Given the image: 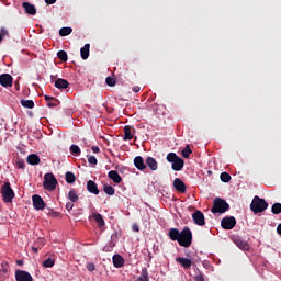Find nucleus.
I'll list each match as a JSON object with an SVG mask.
<instances>
[{
  "instance_id": "obj_1",
  "label": "nucleus",
  "mask_w": 281,
  "mask_h": 281,
  "mask_svg": "<svg viewBox=\"0 0 281 281\" xmlns=\"http://www.w3.org/2000/svg\"><path fill=\"white\" fill-rule=\"evenodd\" d=\"M168 237L170 240H177L180 247H190L192 245V231L190 227H184L181 232L179 228H170L168 232Z\"/></svg>"
},
{
  "instance_id": "obj_2",
  "label": "nucleus",
  "mask_w": 281,
  "mask_h": 281,
  "mask_svg": "<svg viewBox=\"0 0 281 281\" xmlns=\"http://www.w3.org/2000/svg\"><path fill=\"white\" fill-rule=\"evenodd\" d=\"M267 207H269V203L267 202V200L258 195H256L250 203V210L251 212H254V214H260L265 212Z\"/></svg>"
},
{
  "instance_id": "obj_3",
  "label": "nucleus",
  "mask_w": 281,
  "mask_h": 281,
  "mask_svg": "<svg viewBox=\"0 0 281 281\" xmlns=\"http://www.w3.org/2000/svg\"><path fill=\"white\" fill-rule=\"evenodd\" d=\"M166 159L169 164H171V168L175 170V172H181V170H183V166H186V160L178 157L175 153H169Z\"/></svg>"
},
{
  "instance_id": "obj_4",
  "label": "nucleus",
  "mask_w": 281,
  "mask_h": 281,
  "mask_svg": "<svg viewBox=\"0 0 281 281\" xmlns=\"http://www.w3.org/2000/svg\"><path fill=\"white\" fill-rule=\"evenodd\" d=\"M227 211H229V203L221 198H215L211 209L212 214H225Z\"/></svg>"
},
{
  "instance_id": "obj_5",
  "label": "nucleus",
  "mask_w": 281,
  "mask_h": 281,
  "mask_svg": "<svg viewBox=\"0 0 281 281\" xmlns=\"http://www.w3.org/2000/svg\"><path fill=\"white\" fill-rule=\"evenodd\" d=\"M43 186L45 190L54 192V190H56V186H58V180H56L54 173H45Z\"/></svg>"
},
{
  "instance_id": "obj_6",
  "label": "nucleus",
  "mask_w": 281,
  "mask_h": 281,
  "mask_svg": "<svg viewBox=\"0 0 281 281\" xmlns=\"http://www.w3.org/2000/svg\"><path fill=\"white\" fill-rule=\"evenodd\" d=\"M1 195L4 201V203H12V200L14 199V190H12V187L10 186V182H5L1 187Z\"/></svg>"
},
{
  "instance_id": "obj_7",
  "label": "nucleus",
  "mask_w": 281,
  "mask_h": 281,
  "mask_svg": "<svg viewBox=\"0 0 281 281\" xmlns=\"http://www.w3.org/2000/svg\"><path fill=\"white\" fill-rule=\"evenodd\" d=\"M221 225L223 229H234L236 227V217L234 216H226L222 218Z\"/></svg>"
},
{
  "instance_id": "obj_8",
  "label": "nucleus",
  "mask_w": 281,
  "mask_h": 281,
  "mask_svg": "<svg viewBox=\"0 0 281 281\" xmlns=\"http://www.w3.org/2000/svg\"><path fill=\"white\" fill-rule=\"evenodd\" d=\"M135 133H137L135 127L130 126V125L125 126L124 127V136H123L124 142H128L131 139H137V136H135Z\"/></svg>"
},
{
  "instance_id": "obj_9",
  "label": "nucleus",
  "mask_w": 281,
  "mask_h": 281,
  "mask_svg": "<svg viewBox=\"0 0 281 281\" xmlns=\"http://www.w3.org/2000/svg\"><path fill=\"white\" fill-rule=\"evenodd\" d=\"M233 243L236 245V247H238V249H240L241 251H249V249H251V246L249 245V243L245 241L243 238L240 237H233Z\"/></svg>"
},
{
  "instance_id": "obj_10",
  "label": "nucleus",
  "mask_w": 281,
  "mask_h": 281,
  "mask_svg": "<svg viewBox=\"0 0 281 281\" xmlns=\"http://www.w3.org/2000/svg\"><path fill=\"white\" fill-rule=\"evenodd\" d=\"M15 280L16 281H34L32 274L25 270H15Z\"/></svg>"
},
{
  "instance_id": "obj_11",
  "label": "nucleus",
  "mask_w": 281,
  "mask_h": 281,
  "mask_svg": "<svg viewBox=\"0 0 281 281\" xmlns=\"http://www.w3.org/2000/svg\"><path fill=\"white\" fill-rule=\"evenodd\" d=\"M32 201H33L34 210H37V211L45 210V201L43 200V198H41V195L34 194L32 196Z\"/></svg>"
},
{
  "instance_id": "obj_12",
  "label": "nucleus",
  "mask_w": 281,
  "mask_h": 281,
  "mask_svg": "<svg viewBox=\"0 0 281 281\" xmlns=\"http://www.w3.org/2000/svg\"><path fill=\"white\" fill-rule=\"evenodd\" d=\"M192 218L195 225H199L200 227H203L205 225V215H203V212L195 211L192 213Z\"/></svg>"
},
{
  "instance_id": "obj_13",
  "label": "nucleus",
  "mask_w": 281,
  "mask_h": 281,
  "mask_svg": "<svg viewBox=\"0 0 281 281\" xmlns=\"http://www.w3.org/2000/svg\"><path fill=\"white\" fill-rule=\"evenodd\" d=\"M14 79L10 74H2L0 75V85L4 88L12 87V82Z\"/></svg>"
},
{
  "instance_id": "obj_14",
  "label": "nucleus",
  "mask_w": 281,
  "mask_h": 281,
  "mask_svg": "<svg viewBox=\"0 0 281 281\" xmlns=\"http://www.w3.org/2000/svg\"><path fill=\"white\" fill-rule=\"evenodd\" d=\"M173 188L177 192H180L181 194H186V182H183V180H181L180 178H176L173 180Z\"/></svg>"
},
{
  "instance_id": "obj_15",
  "label": "nucleus",
  "mask_w": 281,
  "mask_h": 281,
  "mask_svg": "<svg viewBox=\"0 0 281 281\" xmlns=\"http://www.w3.org/2000/svg\"><path fill=\"white\" fill-rule=\"evenodd\" d=\"M87 190L90 192V194H100V189H98V184L93 180H89L87 182Z\"/></svg>"
},
{
  "instance_id": "obj_16",
  "label": "nucleus",
  "mask_w": 281,
  "mask_h": 281,
  "mask_svg": "<svg viewBox=\"0 0 281 281\" xmlns=\"http://www.w3.org/2000/svg\"><path fill=\"white\" fill-rule=\"evenodd\" d=\"M22 8H24L26 14H31V16L36 15V7L30 2H23Z\"/></svg>"
},
{
  "instance_id": "obj_17",
  "label": "nucleus",
  "mask_w": 281,
  "mask_h": 281,
  "mask_svg": "<svg viewBox=\"0 0 281 281\" xmlns=\"http://www.w3.org/2000/svg\"><path fill=\"white\" fill-rule=\"evenodd\" d=\"M112 262L116 269H122L124 266V257H122V255H114L112 257Z\"/></svg>"
},
{
  "instance_id": "obj_18",
  "label": "nucleus",
  "mask_w": 281,
  "mask_h": 281,
  "mask_svg": "<svg viewBox=\"0 0 281 281\" xmlns=\"http://www.w3.org/2000/svg\"><path fill=\"white\" fill-rule=\"evenodd\" d=\"M134 166L137 170H146V162H144V158L142 156H136L134 158Z\"/></svg>"
},
{
  "instance_id": "obj_19",
  "label": "nucleus",
  "mask_w": 281,
  "mask_h": 281,
  "mask_svg": "<svg viewBox=\"0 0 281 281\" xmlns=\"http://www.w3.org/2000/svg\"><path fill=\"white\" fill-rule=\"evenodd\" d=\"M26 162L30 166H38V164H41V157H38L36 154H31L27 156Z\"/></svg>"
},
{
  "instance_id": "obj_20",
  "label": "nucleus",
  "mask_w": 281,
  "mask_h": 281,
  "mask_svg": "<svg viewBox=\"0 0 281 281\" xmlns=\"http://www.w3.org/2000/svg\"><path fill=\"white\" fill-rule=\"evenodd\" d=\"M145 166H148L153 171L159 168V164H157V160L150 156L146 158Z\"/></svg>"
},
{
  "instance_id": "obj_21",
  "label": "nucleus",
  "mask_w": 281,
  "mask_h": 281,
  "mask_svg": "<svg viewBox=\"0 0 281 281\" xmlns=\"http://www.w3.org/2000/svg\"><path fill=\"white\" fill-rule=\"evenodd\" d=\"M176 262L181 265V267H183V269H190V267H192V261L188 258L178 257V258H176Z\"/></svg>"
},
{
  "instance_id": "obj_22",
  "label": "nucleus",
  "mask_w": 281,
  "mask_h": 281,
  "mask_svg": "<svg viewBox=\"0 0 281 281\" xmlns=\"http://www.w3.org/2000/svg\"><path fill=\"white\" fill-rule=\"evenodd\" d=\"M108 177L115 183H122V176L116 170L109 171Z\"/></svg>"
},
{
  "instance_id": "obj_23",
  "label": "nucleus",
  "mask_w": 281,
  "mask_h": 281,
  "mask_svg": "<svg viewBox=\"0 0 281 281\" xmlns=\"http://www.w3.org/2000/svg\"><path fill=\"white\" fill-rule=\"evenodd\" d=\"M55 87H56V89H69V81H67L66 79H63V78H58L55 81Z\"/></svg>"
},
{
  "instance_id": "obj_24",
  "label": "nucleus",
  "mask_w": 281,
  "mask_h": 281,
  "mask_svg": "<svg viewBox=\"0 0 281 281\" xmlns=\"http://www.w3.org/2000/svg\"><path fill=\"white\" fill-rule=\"evenodd\" d=\"M91 49V44H85L80 49L82 60H87L89 58V50Z\"/></svg>"
},
{
  "instance_id": "obj_25",
  "label": "nucleus",
  "mask_w": 281,
  "mask_h": 281,
  "mask_svg": "<svg viewBox=\"0 0 281 281\" xmlns=\"http://www.w3.org/2000/svg\"><path fill=\"white\" fill-rule=\"evenodd\" d=\"M44 98H45V100L47 102V106L49 109H54V108L58 106V103H57L58 100L56 98L49 97V95H45Z\"/></svg>"
},
{
  "instance_id": "obj_26",
  "label": "nucleus",
  "mask_w": 281,
  "mask_h": 281,
  "mask_svg": "<svg viewBox=\"0 0 281 281\" xmlns=\"http://www.w3.org/2000/svg\"><path fill=\"white\" fill-rule=\"evenodd\" d=\"M92 218L98 223L99 227H104V217L100 213H93Z\"/></svg>"
},
{
  "instance_id": "obj_27",
  "label": "nucleus",
  "mask_w": 281,
  "mask_h": 281,
  "mask_svg": "<svg viewBox=\"0 0 281 281\" xmlns=\"http://www.w3.org/2000/svg\"><path fill=\"white\" fill-rule=\"evenodd\" d=\"M68 199L69 201H71V203H76L78 202V192L76 191V189H71L69 192H68Z\"/></svg>"
},
{
  "instance_id": "obj_28",
  "label": "nucleus",
  "mask_w": 281,
  "mask_h": 281,
  "mask_svg": "<svg viewBox=\"0 0 281 281\" xmlns=\"http://www.w3.org/2000/svg\"><path fill=\"white\" fill-rule=\"evenodd\" d=\"M65 179H66V183H76V175H74V172L71 171H67L65 175Z\"/></svg>"
},
{
  "instance_id": "obj_29",
  "label": "nucleus",
  "mask_w": 281,
  "mask_h": 281,
  "mask_svg": "<svg viewBox=\"0 0 281 281\" xmlns=\"http://www.w3.org/2000/svg\"><path fill=\"white\" fill-rule=\"evenodd\" d=\"M103 192H105V194L109 196H113V194H115V189L111 184H104Z\"/></svg>"
},
{
  "instance_id": "obj_30",
  "label": "nucleus",
  "mask_w": 281,
  "mask_h": 281,
  "mask_svg": "<svg viewBox=\"0 0 281 281\" xmlns=\"http://www.w3.org/2000/svg\"><path fill=\"white\" fill-rule=\"evenodd\" d=\"M181 155L184 159H190V155H192V149L190 145H186V148L182 149Z\"/></svg>"
},
{
  "instance_id": "obj_31",
  "label": "nucleus",
  "mask_w": 281,
  "mask_h": 281,
  "mask_svg": "<svg viewBox=\"0 0 281 281\" xmlns=\"http://www.w3.org/2000/svg\"><path fill=\"white\" fill-rule=\"evenodd\" d=\"M193 280L194 281H207V277H205L201 270H198L195 272V276L193 277Z\"/></svg>"
},
{
  "instance_id": "obj_32",
  "label": "nucleus",
  "mask_w": 281,
  "mask_h": 281,
  "mask_svg": "<svg viewBox=\"0 0 281 281\" xmlns=\"http://www.w3.org/2000/svg\"><path fill=\"white\" fill-rule=\"evenodd\" d=\"M57 58H59V60H61V63H67V60H69V57L67 56V52H65V50H58Z\"/></svg>"
},
{
  "instance_id": "obj_33",
  "label": "nucleus",
  "mask_w": 281,
  "mask_h": 281,
  "mask_svg": "<svg viewBox=\"0 0 281 281\" xmlns=\"http://www.w3.org/2000/svg\"><path fill=\"white\" fill-rule=\"evenodd\" d=\"M72 32H74V29L71 27H68V26L61 27L59 30V36H69V34H71Z\"/></svg>"
},
{
  "instance_id": "obj_34",
  "label": "nucleus",
  "mask_w": 281,
  "mask_h": 281,
  "mask_svg": "<svg viewBox=\"0 0 281 281\" xmlns=\"http://www.w3.org/2000/svg\"><path fill=\"white\" fill-rule=\"evenodd\" d=\"M20 104H22L24 106V109H34L33 100H21Z\"/></svg>"
},
{
  "instance_id": "obj_35",
  "label": "nucleus",
  "mask_w": 281,
  "mask_h": 281,
  "mask_svg": "<svg viewBox=\"0 0 281 281\" xmlns=\"http://www.w3.org/2000/svg\"><path fill=\"white\" fill-rule=\"evenodd\" d=\"M220 179L223 183H229V181H232V176L228 172H222Z\"/></svg>"
},
{
  "instance_id": "obj_36",
  "label": "nucleus",
  "mask_w": 281,
  "mask_h": 281,
  "mask_svg": "<svg viewBox=\"0 0 281 281\" xmlns=\"http://www.w3.org/2000/svg\"><path fill=\"white\" fill-rule=\"evenodd\" d=\"M138 281H149L148 269L143 268Z\"/></svg>"
},
{
  "instance_id": "obj_37",
  "label": "nucleus",
  "mask_w": 281,
  "mask_h": 281,
  "mask_svg": "<svg viewBox=\"0 0 281 281\" xmlns=\"http://www.w3.org/2000/svg\"><path fill=\"white\" fill-rule=\"evenodd\" d=\"M55 265V261L52 257H49L48 259H46L45 261H43L42 266L45 268V269H49L52 267H54Z\"/></svg>"
},
{
  "instance_id": "obj_38",
  "label": "nucleus",
  "mask_w": 281,
  "mask_h": 281,
  "mask_svg": "<svg viewBox=\"0 0 281 281\" xmlns=\"http://www.w3.org/2000/svg\"><path fill=\"white\" fill-rule=\"evenodd\" d=\"M70 153L71 155H75V157H80V147L78 145H71Z\"/></svg>"
},
{
  "instance_id": "obj_39",
  "label": "nucleus",
  "mask_w": 281,
  "mask_h": 281,
  "mask_svg": "<svg viewBox=\"0 0 281 281\" xmlns=\"http://www.w3.org/2000/svg\"><path fill=\"white\" fill-rule=\"evenodd\" d=\"M15 166L16 168H19L20 170H24L25 169V160L18 158L15 160Z\"/></svg>"
},
{
  "instance_id": "obj_40",
  "label": "nucleus",
  "mask_w": 281,
  "mask_h": 281,
  "mask_svg": "<svg viewBox=\"0 0 281 281\" xmlns=\"http://www.w3.org/2000/svg\"><path fill=\"white\" fill-rule=\"evenodd\" d=\"M272 214H280L281 213V203H274L271 207Z\"/></svg>"
},
{
  "instance_id": "obj_41",
  "label": "nucleus",
  "mask_w": 281,
  "mask_h": 281,
  "mask_svg": "<svg viewBox=\"0 0 281 281\" xmlns=\"http://www.w3.org/2000/svg\"><path fill=\"white\" fill-rule=\"evenodd\" d=\"M105 82L108 87H115V85H117V80H115V78L112 77H106Z\"/></svg>"
},
{
  "instance_id": "obj_42",
  "label": "nucleus",
  "mask_w": 281,
  "mask_h": 281,
  "mask_svg": "<svg viewBox=\"0 0 281 281\" xmlns=\"http://www.w3.org/2000/svg\"><path fill=\"white\" fill-rule=\"evenodd\" d=\"M88 164H91L92 166H98V158H95V156H88Z\"/></svg>"
},
{
  "instance_id": "obj_43",
  "label": "nucleus",
  "mask_w": 281,
  "mask_h": 281,
  "mask_svg": "<svg viewBox=\"0 0 281 281\" xmlns=\"http://www.w3.org/2000/svg\"><path fill=\"white\" fill-rule=\"evenodd\" d=\"M86 269H87L88 271H90L91 273H93V271H95V263L88 262V263L86 265Z\"/></svg>"
},
{
  "instance_id": "obj_44",
  "label": "nucleus",
  "mask_w": 281,
  "mask_h": 281,
  "mask_svg": "<svg viewBox=\"0 0 281 281\" xmlns=\"http://www.w3.org/2000/svg\"><path fill=\"white\" fill-rule=\"evenodd\" d=\"M0 34L2 38H5V36H10V33L7 31L5 27L0 29Z\"/></svg>"
},
{
  "instance_id": "obj_45",
  "label": "nucleus",
  "mask_w": 281,
  "mask_h": 281,
  "mask_svg": "<svg viewBox=\"0 0 281 281\" xmlns=\"http://www.w3.org/2000/svg\"><path fill=\"white\" fill-rule=\"evenodd\" d=\"M66 210H67L68 212H71V210H74V202H67V203H66Z\"/></svg>"
},
{
  "instance_id": "obj_46",
  "label": "nucleus",
  "mask_w": 281,
  "mask_h": 281,
  "mask_svg": "<svg viewBox=\"0 0 281 281\" xmlns=\"http://www.w3.org/2000/svg\"><path fill=\"white\" fill-rule=\"evenodd\" d=\"M132 91H133L134 93H139V91H142V88H139V86H134V87L132 88Z\"/></svg>"
},
{
  "instance_id": "obj_47",
  "label": "nucleus",
  "mask_w": 281,
  "mask_h": 281,
  "mask_svg": "<svg viewBox=\"0 0 281 281\" xmlns=\"http://www.w3.org/2000/svg\"><path fill=\"white\" fill-rule=\"evenodd\" d=\"M91 150H92V153H94L95 155H98V154L100 153V147H98V146H92V147H91Z\"/></svg>"
},
{
  "instance_id": "obj_48",
  "label": "nucleus",
  "mask_w": 281,
  "mask_h": 281,
  "mask_svg": "<svg viewBox=\"0 0 281 281\" xmlns=\"http://www.w3.org/2000/svg\"><path fill=\"white\" fill-rule=\"evenodd\" d=\"M1 271L2 273H8V265L2 263Z\"/></svg>"
},
{
  "instance_id": "obj_49",
  "label": "nucleus",
  "mask_w": 281,
  "mask_h": 281,
  "mask_svg": "<svg viewBox=\"0 0 281 281\" xmlns=\"http://www.w3.org/2000/svg\"><path fill=\"white\" fill-rule=\"evenodd\" d=\"M55 2L56 0H45V3H47V5H54Z\"/></svg>"
},
{
  "instance_id": "obj_50",
  "label": "nucleus",
  "mask_w": 281,
  "mask_h": 281,
  "mask_svg": "<svg viewBox=\"0 0 281 281\" xmlns=\"http://www.w3.org/2000/svg\"><path fill=\"white\" fill-rule=\"evenodd\" d=\"M133 232H139V226L137 224H134L132 226Z\"/></svg>"
},
{
  "instance_id": "obj_51",
  "label": "nucleus",
  "mask_w": 281,
  "mask_h": 281,
  "mask_svg": "<svg viewBox=\"0 0 281 281\" xmlns=\"http://www.w3.org/2000/svg\"><path fill=\"white\" fill-rule=\"evenodd\" d=\"M52 216L58 217V216H60V213H59V212H56V211H53V212H52Z\"/></svg>"
},
{
  "instance_id": "obj_52",
  "label": "nucleus",
  "mask_w": 281,
  "mask_h": 281,
  "mask_svg": "<svg viewBox=\"0 0 281 281\" xmlns=\"http://www.w3.org/2000/svg\"><path fill=\"white\" fill-rule=\"evenodd\" d=\"M277 234H279V235L281 236V224H279V225L277 226Z\"/></svg>"
},
{
  "instance_id": "obj_53",
  "label": "nucleus",
  "mask_w": 281,
  "mask_h": 281,
  "mask_svg": "<svg viewBox=\"0 0 281 281\" xmlns=\"http://www.w3.org/2000/svg\"><path fill=\"white\" fill-rule=\"evenodd\" d=\"M32 251H34V254H38V248L32 247Z\"/></svg>"
},
{
  "instance_id": "obj_54",
  "label": "nucleus",
  "mask_w": 281,
  "mask_h": 281,
  "mask_svg": "<svg viewBox=\"0 0 281 281\" xmlns=\"http://www.w3.org/2000/svg\"><path fill=\"white\" fill-rule=\"evenodd\" d=\"M16 265H19V266L23 265V260H18Z\"/></svg>"
},
{
  "instance_id": "obj_55",
  "label": "nucleus",
  "mask_w": 281,
  "mask_h": 281,
  "mask_svg": "<svg viewBox=\"0 0 281 281\" xmlns=\"http://www.w3.org/2000/svg\"><path fill=\"white\" fill-rule=\"evenodd\" d=\"M1 41H3V37H1V33H0V43H1Z\"/></svg>"
},
{
  "instance_id": "obj_56",
  "label": "nucleus",
  "mask_w": 281,
  "mask_h": 281,
  "mask_svg": "<svg viewBox=\"0 0 281 281\" xmlns=\"http://www.w3.org/2000/svg\"><path fill=\"white\" fill-rule=\"evenodd\" d=\"M52 80H54V75L50 76Z\"/></svg>"
}]
</instances>
